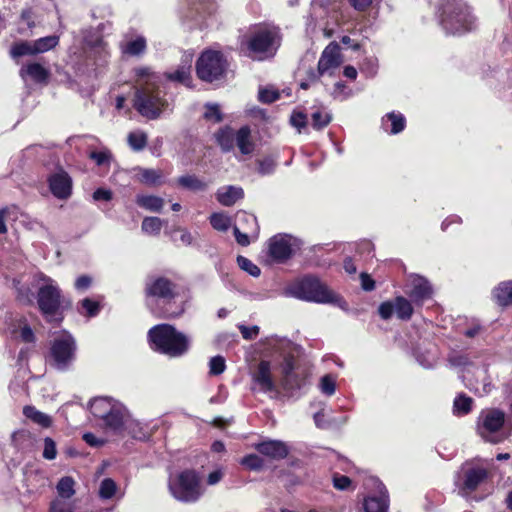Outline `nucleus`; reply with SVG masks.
Listing matches in <instances>:
<instances>
[{
  "label": "nucleus",
  "instance_id": "55",
  "mask_svg": "<svg viewBox=\"0 0 512 512\" xmlns=\"http://www.w3.org/2000/svg\"><path fill=\"white\" fill-rule=\"evenodd\" d=\"M279 97V92L270 88L260 89L258 94L259 101L266 104L276 101Z\"/></svg>",
  "mask_w": 512,
  "mask_h": 512
},
{
  "label": "nucleus",
  "instance_id": "34",
  "mask_svg": "<svg viewBox=\"0 0 512 512\" xmlns=\"http://www.w3.org/2000/svg\"><path fill=\"white\" fill-rule=\"evenodd\" d=\"M137 178L140 182L146 185H158L161 183L162 172L156 169H137Z\"/></svg>",
  "mask_w": 512,
  "mask_h": 512
},
{
  "label": "nucleus",
  "instance_id": "57",
  "mask_svg": "<svg viewBox=\"0 0 512 512\" xmlns=\"http://www.w3.org/2000/svg\"><path fill=\"white\" fill-rule=\"evenodd\" d=\"M204 117L207 120H212L214 122H220L222 120V116L220 113L219 106L217 104H207L206 111L204 113Z\"/></svg>",
  "mask_w": 512,
  "mask_h": 512
},
{
  "label": "nucleus",
  "instance_id": "16",
  "mask_svg": "<svg viewBox=\"0 0 512 512\" xmlns=\"http://www.w3.org/2000/svg\"><path fill=\"white\" fill-rule=\"evenodd\" d=\"M251 377L253 391L269 393L276 390V384L272 377L271 364L269 361H260Z\"/></svg>",
  "mask_w": 512,
  "mask_h": 512
},
{
  "label": "nucleus",
  "instance_id": "46",
  "mask_svg": "<svg viewBox=\"0 0 512 512\" xmlns=\"http://www.w3.org/2000/svg\"><path fill=\"white\" fill-rule=\"evenodd\" d=\"M163 221L158 217H145L142 221V231L150 234L157 235L160 233Z\"/></svg>",
  "mask_w": 512,
  "mask_h": 512
},
{
  "label": "nucleus",
  "instance_id": "14",
  "mask_svg": "<svg viewBox=\"0 0 512 512\" xmlns=\"http://www.w3.org/2000/svg\"><path fill=\"white\" fill-rule=\"evenodd\" d=\"M297 247V240L292 236L275 235L269 240V255L276 262H284L292 256Z\"/></svg>",
  "mask_w": 512,
  "mask_h": 512
},
{
  "label": "nucleus",
  "instance_id": "39",
  "mask_svg": "<svg viewBox=\"0 0 512 512\" xmlns=\"http://www.w3.org/2000/svg\"><path fill=\"white\" fill-rule=\"evenodd\" d=\"M178 183L183 188L192 191H203L206 189V184L195 175H184L179 177Z\"/></svg>",
  "mask_w": 512,
  "mask_h": 512
},
{
  "label": "nucleus",
  "instance_id": "38",
  "mask_svg": "<svg viewBox=\"0 0 512 512\" xmlns=\"http://www.w3.org/2000/svg\"><path fill=\"white\" fill-rule=\"evenodd\" d=\"M75 481L72 477L66 476L62 477L57 486V496H61L62 498H72L75 494L74 489Z\"/></svg>",
  "mask_w": 512,
  "mask_h": 512
},
{
  "label": "nucleus",
  "instance_id": "8",
  "mask_svg": "<svg viewBox=\"0 0 512 512\" xmlns=\"http://www.w3.org/2000/svg\"><path fill=\"white\" fill-rule=\"evenodd\" d=\"M506 420L504 411L497 408H488L481 411L477 420V433L486 442L493 444L504 440L502 431Z\"/></svg>",
  "mask_w": 512,
  "mask_h": 512
},
{
  "label": "nucleus",
  "instance_id": "17",
  "mask_svg": "<svg viewBox=\"0 0 512 512\" xmlns=\"http://www.w3.org/2000/svg\"><path fill=\"white\" fill-rule=\"evenodd\" d=\"M406 294L416 306H422L432 298L433 289L427 279L422 276H412L407 284Z\"/></svg>",
  "mask_w": 512,
  "mask_h": 512
},
{
  "label": "nucleus",
  "instance_id": "33",
  "mask_svg": "<svg viewBox=\"0 0 512 512\" xmlns=\"http://www.w3.org/2000/svg\"><path fill=\"white\" fill-rule=\"evenodd\" d=\"M23 414L30 420H32L34 423L42 426V427H49L52 423V420L50 416L47 414L37 410L33 406H25L23 409Z\"/></svg>",
  "mask_w": 512,
  "mask_h": 512
},
{
  "label": "nucleus",
  "instance_id": "2",
  "mask_svg": "<svg viewBox=\"0 0 512 512\" xmlns=\"http://www.w3.org/2000/svg\"><path fill=\"white\" fill-rule=\"evenodd\" d=\"M438 12L440 25L446 34L461 35L475 27L469 6L461 0H442Z\"/></svg>",
  "mask_w": 512,
  "mask_h": 512
},
{
  "label": "nucleus",
  "instance_id": "62",
  "mask_svg": "<svg viewBox=\"0 0 512 512\" xmlns=\"http://www.w3.org/2000/svg\"><path fill=\"white\" fill-rule=\"evenodd\" d=\"M448 361L453 367H464L468 364V358L459 353H453L449 356Z\"/></svg>",
  "mask_w": 512,
  "mask_h": 512
},
{
  "label": "nucleus",
  "instance_id": "18",
  "mask_svg": "<svg viewBox=\"0 0 512 512\" xmlns=\"http://www.w3.org/2000/svg\"><path fill=\"white\" fill-rule=\"evenodd\" d=\"M49 189L54 197L60 200L68 199L72 194V178L63 169H59L48 178Z\"/></svg>",
  "mask_w": 512,
  "mask_h": 512
},
{
  "label": "nucleus",
  "instance_id": "36",
  "mask_svg": "<svg viewBox=\"0 0 512 512\" xmlns=\"http://www.w3.org/2000/svg\"><path fill=\"white\" fill-rule=\"evenodd\" d=\"M58 43L59 37L56 35L42 37L33 41L34 51L36 54L44 53L56 47Z\"/></svg>",
  "mask_w": 512,
  "mask_h": 512
},
{
  "label": "nucleus",
  "instance_id": "63",
  "mask_svg": "<svg viewBox=\"0 0 512 512\" xmlns=\"http://www.w3.org/2000/svg\"><path fill=\"white\" fill-rule=\"evenodd\" d=\"M92 284V278L88 275H81L78 277L75 281V288L78 291H85L87 290Z\"/></svg>",
  "mask_w": 512,
  "mask_h": 512
},
{
  "label": "nucleus",
  "instance_id": "9",
  "mask_svg": "<svg viewBox=\"0 0 512 512\" xmlns=\"http://www.w3.org/2000/svg\"><path fill=\"white\" fill-rule=\"evenodd\" d=\"M40 279L44 283L39 287L37 293L39 310L47 321H61V318H56L61 307V290L50 277L41 275Z\"/></svg>",
  "mask_w": 512,
  "mask_h": 512
},
{
  "label": "nucleus",
  "instance_id": "3",
  "mask_svg": "<svg viewBox=\"0 0 512 512\" xmlns=\"http://www.w3.org/2000/svg\"><path fill=\"white\" fill-rule=\"evenodd\" d=\"M148 338L153 350L170 357H181L190 347L188 336L169 324H158L148 332Z\"/></svg>",
  "mask_w": 512,
  "mask_h": 512
},
{
  "label": "nucleus",
  "instance_id": "52",
  "mask_svg": "<svg viewBox=\"0 0 512 512\" xmlns=\"http://www.w3.org/2000/svg\"><path fill=\"white\" fill-rule=\"evenodd\" d=\"M226 364L224 357L217 355L209 361V373L211 375H220L225 371Z\"/></svg>",
  "mask_w": 512,
  "mask_h": 512
},
{
  "label": "nucleus",
  "instance_id": "22",
  "mask_svg": "<svg viewBox=\"0 0 512 512\" xmlns=\"http://www.w3.org/2000/svg\"><path fill=\"white\" fill-rule=\"evenodd\" d=\"M379 495H370L364 498L362 512H387L388 494L383 484L377 486Z\"/></svg>",
  "mask_w": 512,
  "mask_h": 512
},
{
  "label": "nucleus",
  "instance_id": "41",
  "mask_svg": "<svg viewBox=\"0 0 512 512\" xmlns=\"http://www.w3.org/2000/svg\"><path fill=\"white\" fill-rule=\"evenodd\" d=\"M12 58H17L25 55H36L34 51L33 41H20L15 43L10 50Z\"/></svg>",
  "mask_w": 512,
  "mask_h": 512
},
{
  "label": "nucleus",
  "instance_id": "4",
  "mask_svg": "<svg viewBox=\"0 0 512 512\" xmlns=\"http://www.w3.org/2000/svg\"><path fill=\"white\" fill-rule=\"evenodd\" d=\"M286 293L297 299L310 302L331 303L340 307H343L342 303L345 304L339 295L330 290L319 279L310 276L304 277L291 285Z\"/></svg>",
  "mask_w": 512,
  "mask_h": 512
},
{
  "label": "nucleus",
  "instance_id": "15",
  "mask_svg": "<svg viewBox=\"0 0 512 512\" xmlns=\"http://www.w3.org/2000/svg\"><path fill=\"white\" fill-rule=\"evenodd\" d=\"M378 312L384 320L390 319L394 313L401 320H409L413 315V306L408 299L398 296L393 301L381 303Z\"/></svg>",
  "mask_w": 512,
  "mask_h": 512
},
{
  "label": "nucleus",
  "instance_id": "32",
  "mask_svg": "<svg viewBox=\"0 0 512 512\" xmlns=\"http://www.w3.org/2000/svg\"><path fill=\"white\" fill-rule=\"evenodd\" d=\"M120 47L124 54L138 56L146 49V39L143 36H137L135 39L122 42Z\"/></svg>",
  "mask_w": 512,
  "mask_h": 512
},
{
  "label": "nucleus",
  "instance_id": "1",
  "mask_svg": "<svg viewBox=\"0 0 512 512\" xmlns=\"http://www.w3.org/2000/svg\"><path fill=\"white\" fill-rule=\"evenodd\" d=\"M137 90L134 107L148 119H157L168 107L167 100L162 96L160 84L162 78L149 67L135 68Z\"/></svg>",
  "mask_w": 512,
  "mask_h": 512
},
{
  "label": "nucleus",
  "instance_id": "37",
  "mask_svg": "<svg viewBox=\"0 0 512 512\" xmlns=\"http://www.w3.org/2000/svg\"><path fill=\"white\" fill-rule=\"evenodd\" d=\"M217 142L221 146V148L228 152L233 149L235 144V134L233 133V130L230 128H224L221 129L216 134Z\"/></svg>",
  "mask_w": 512,
  "mask_h": 512
},
{
  "label": "nucleus",
  "instance_id": "43",
  "mask_svg": "<svg viewBox=\"0 0 512 512\" xmlns=\"http://www.w3.org/2000/svg\"><path fill=\"white\" fill-rule=\"evenodd\" d=\"M127 431L129 435H131L134 439L137 440H146L148 438V433L144 430L142 425L133 420L131 417L127 424H125L123 431Z\"/></svg>",
  "mask_w": 512,
  "mask_h": 512
},
{
  "label": "nucleus",
  "instance_id": "11",
  "mask_svg": "<svg viewBox=\"0 0 512 512\" xmlns=\"http://www.w3.org/2000/svg\"><path fill=\"white\" fill-rule=\"evenodd\" d=\"M279 46L280 36L275 29H258L248 41V49L259 60L273 56Z\"/></svg>",
  "mask_w": 512,
  "mask_h": 512
},
{
  "label": "nucleus",
  "instance_id": "51",
  "mask_svg": "<svg viewBox=\"0 0 512 512\" xmlns=\"http://www.w3.org/2000/svg\"><path fill=\"white\" fill-rule=\"evenodd\" d=\"M241 464L250 470H260L264 465L263 459L256 454H249L242 458Z\"/></svg>",
  "mask_w": 512,
  "mask_h": 512
},
{
  "label": "nucleus",
  "instance_id": "23",
  "mask_svg": "<svg viewBox=\"0 0 512 512\" xmlns=\"http://www.w3.org/2000/svg\"><path fill=\"white\" fill-rule=\"evenodd\" d=\"M192 61L193 54L185 53L183 55L182 64L174 72L167 74V78L171 81L189 86L191 82Z\"/></svg>",
  "mask_w": 512,
  "mask_h": 512
},
{
  "label": "nucleus",
  "instance_id": "28",
  "mask_svg": "<svg viewBox=\"0 0 512 512\" xmlns=\"http://www.w3.org/2000/svg\"><path fill=\"white\" fill-rule=\"evenodd\" d=\"M10 333L15 338H20L23 342L32 343L35 340L34 332L28 325L27 320L23 317L19 318L11 327Z\"/></svg>",
  "mask_w": 512,
  "mask_h": 512
},
{
  "label": "nucleus",
  "instance_id": "40",
  "mask_svg": "<svg viewBox=\"0 0 512 512\" xmlns=\"http://www.w3.org/2000/svg\"><path fill=\"white\" fill-rule=\"evenodd\" d=\"M75 501L72 498L57 496L50 504V512H74Z\"/></svg>",
  "mask_w": 512,
  "mask_h": 512
},
{
  "label": "nucleus",
  "instance_id": "27",
  "mask_svg": "<svg viewBox=\"0 0 512 512\" xmlns=\"http://www.w3.org/2000/svg\"><path fill=\"white\" fill-rule=\"evenodd\" d=\"M235 143L242 154H251L254 150V143L251 140V130L248 126L241 127L235 134Z\"/></svg>",
  "mask_w": 512,
  "mask_h": 512
},
{
  "label": "nucleus",
  "instance_id": "59",
  "mask_svg": "<svg viewBox=\"0 0 512 512\" xmlns=\"http://www.w3.org/2000/svg\"><path fill=\"white\" fill-rule=\"evenodd\" d=\"M237 219L240 222H246L248 224H251L254 226V232L252 234L253 237H257L258 234V224H257V218L252 215L245 212H241L237 214Z\"/></svg>",
  "mask_w": 512,
  "mask_h": 512
},
{
  "label": "nucleus",
  "instance_id": "47",
  "mask_svg": "<svg viewBox=\"0 0 512 512\" xmlns=\"http://www.w3.org/2000/svg\"><path fill=\"white\" fill-rule=\"evenodd\" d=\"M128 144L134 151H141L147 145V135L142 131H134L128 135Z\"/></svg>",
  "mask_w": 512,
  "mask_h": 512
},
{
  "label": "nucleus",
  "instance_id": "10",
  "mask_svg": "<svg viewBox=\"0 0 512 512\" xmlns=\"http://www.w3.org/2000/svg\"><path fill=\"white\" fill-rule=\"evenodd\" d=\"M227 63L221 52L204 51L196 63L197 76L206 82H213L223 77Z\"/></svg>",
  "mask_w": 512,
  "mask_h": 512
},
{
  "label": "nucleus",
  "instance_id": "26",
  "mask_svg": "<svg viewBox=\"0 0 512 512\" xmlns=\"http://www.w3.org/2000/svg\"><path fill=\"white\" fill-rule=\"evenodd\" d=\"M244 196L243 189L238 186H226L218 189L216 197L223 206H232Z\"/></svg>",
  "mask_w": 512,
  "mask_h": 512
},
{
  "label": "nucleus",
  "instance_id": "64",
  "mask_svg": "<svg viewBox=\"0 0 512 512\" xmlns=\"http://www.w3.org/2000/svg\"><path fill=\"white\" fill-rule=\"evenodd\" d=\"M374 0H348L349 4L358 12H364L372 5Z\"/></svg>",
  "mask_w": 512,
  "mask_h": 512
},
{
  "label": "nucleus",
  "instance_id": "49",
  "mask_svg": "<svg viewBox=\"0 0 512 512\" xmlns=\"http://www.w3.org/2000/svg\"><path fill=\"white\" fill-rule=\"evenodd\" d=\"M89 158L92 159L98 166H109L112 160V154L110 150L103 148L99 151L90 152Z\"/></svg>",
  "mask_w": 512,
  "mask_h": 512
},
{
  "label": "nucleus",
  "instance_id": "5",
  "mask_svg": "<svg viewBox=\"0 0 512 512\" xmlns=\"http://www.w3.org/2000/svg\"><path fill=\"white\" fill-rule=\"evenodd\" d=\"M269 345L275 352L283 355V361L280 363L283 388L288 391L301 389L305 384V376L295 369V359L291 353L292 343L286 339L271 338Z\"/></svg>",
  "mask_w": 512,
  "mask_h": 512
},
{
  "label": "nucleus",
  "instance_id": "61",
  "mask_svg": "<svg viewBox=\"0 0 512 512\" xmlns=\"http://www.w3.org/2000/svg\"><path fill=\"white\" fill-rule=\"evenodd\" d=\"M239 330L242 334V337L246 340H253L257 337V335L259 334V327L254 325V326H244V325H240L239 326Z\"/></svg>",
  "mask_w": 512,
  "mask_h": 512
},
{
  "label": "nucleus",
  "instance_id": "13",
  "mask_svg": "<svg viewBox=\"0 0 512 512\" xmlns=\"http://www.w3.org/2000/svg\"><path fill=\"white\" fill-rule=\"evenodd\" d=\"M487 476L486 469L465 464L457 473L455 484L462 495H468L475 491Z\"/></svg>",
  "mask_w": 512,
  "mask_h": 512
},
{
  "label": "nucleus",
  "instance_id": "56",
  "mask_svg": "<svg viewBox=\"0 0 512 512\" xmlns=\"http://www.w3.org/2000/svg\"><path fill=\"white\" fill-rule=\"evenodd\" d=\"M56 456L57 449L55 441L50 437H46L44 439L43 457L47 460H53Z\"/></svg>",
  "mask_w": 512,
  "mask_h": 512
},
{
  "label": "nucleus",
  "instance_id": "42",
  "mask_svg": "<svg viewBox=\"0 0 512 512\" xmlns=\"http://www.w3.org/2000/svg\"><path fill=\"white\" fill-rule=\"evenodd\" d=\"M78 311L82 315L94 317L100 311V304L98 301L92 300L90 298H84L79 302Z\"/></svg>",
  "mask_w": 512,
  "mask_h": 512
},
{
  "label": "nucleus",
  "instance_id": "58",
  "mask_svg": "<svg viewBox=\"0 0 512 512\" xmlns=\"http://www.w3.org/2000/svg\"><path fill=\"white\" fill-rule=\"evenodd\" d=\"M378 69V63L376 58H367L361 67V71L369 77L376 75Z\"/></svg>",
  "mask_w": 512,
  "mask_h": 512
},
{
  "label": "nucleus",
  "instance_id": "45",
  "mask_svg": "<svg viewBox=\"0 0 512 512\" xmlns=\"http://www.w3.org/2000/svg\"><path fill=\"white\" fill-rule=\"evenodd\" d=\"M209 219L211 226L217 231L226 232L230 228L231 220L224 213H213Z\"/></svg>",
  "mask_w": 512,
  "mask_h": 512
},
{
  "label": "nucleus",
  "instance_id": "35",
  "mask_svg": "<svg viewBox=\"0 0 512 512\" xmlns=\"http://www.w3.org/2000/svg\"><path fill=\"white\" fill-rule=\"evenodd\" d=\"M473 399L465 394H459L453 403V413L458 416L468 414L472 409Z\"/></svg>",
  "mask_w": 512,
  "mask_h": 512
},
{
  "label": "nucleus",
  "instance_id": "31",
  "mask_svg": "<svg viewBox=\"0 0 512 512\" xmlns=\"http://www.w3.org/2000/svg\"><path fill=\"white\" fill-rule=\"evenodd\" d=\"M136 203L139 207L151 212H160L164 206V200L154 195H137Z\"/></svg>",
  "mask_w": 512,
  "mask_h": 512
},
{
  "label": "nucleus",
  "instance_id": "48",
  "mask_svg": "<svg viewBox=\"0 0 512 512\" xmlns=\"http://www.w3.org/2000/svg\"><path fill=\"white\" fill-rule=\"evenodd\" d=\"M319 389L322 394L332 396L336 391V378L331 374H326L320 378Z\"/></svg>",
  "mask_w": 512,
  "mask_h": 512
},
{
  "label": "nucleus",
  "instance_id": "19",
  "mask_svg": "<svg viewBox=\"0 0 512 512\" xmlns=\"http://www.w3.org/2000/svg\"><path fill=\"white\" fill-rule=\"evenodd\" d=\"M342 59L338 44L330 43L322 52L318 61L319 75H332L341 65Z\"/></svg>",
  "mask_w": 512,
  "mask_h": 512
},
{
  "label": "nucleus",
  "instance_id": "54",
  "mask_svg": "<svg viewBox=\"0 0 512 512\" xmlns=\"http://www.w3.org/2000/svg\"><path fill=\"white\" fill-rule=\"evenodd\" d=\"M331 121V115L327 112L316 111L312 114V125L316 129L327 126Z\"/></svg>",
  "mask_w": 512,
  "mask_h": 512
},
{
  "label": "nucleus",
  "instance_id": "44",
  "mask_svg": "<svg viewBox=\"0 0 512 512\" xmlns=\"http://www.w3.org/2000/svg\"><path fill=\"white\" fill-rule=\"evenodd\" d=\"M118 490L116 482L111 478H105L99 486V497L103 500L111 499Z\"/></svg>",
  "mask_w": 512,
  "mask_h": 512
},
{
  "label": "nucleus",
  "instance_id": "25",
  "mask_svg": "<svg viewBox=\"0 0 512 512\" xmlns=\"http://www.w3.org/2000/svg\"><path fill=\"white\" fill-rule=\"evenodd\" d=\"M406 119L403 114L390 112L382 117L381 127L389 134H398L404 130Z\"/></svg>",
  "mask_w": 512,
  "mask_h": 512
},
{
  "label": "nucleus",
  "instance_id": "24",
  "mask_svg": "<svg viewBox=\"0 0 512 512\" xmlns=\"http://www.w3.org/2000/svg\"><path fill=\"white\" fill-rule=\"evenodd\" d=\"M117 403L112 398L97 397L90 402V410L94 417L104 421Z\"/></svg>",
  "mask_w": 512,
  "mask_h": 512
},
{
  "label": "nucleus",
  "instance_id": "29",
  "mask_svg": "<svg viewBox=\"0 0 512 512\" xmlns=\"http://www.w3.org/2000/svg\"><path fill=\"white\" fill-rule=\"evenodd\" d=\"M25 74L30 76L35 82L42 83L48 79L49 71L39 63H31L20 70V76L24 79Z\"/></svg>",
  "mask_w": 512,
  "mask_h": 512
},
{
  "label": "nucleus",
  "instance_id": "12",
  "mask_svg": "<svg viewBox=\"0 0 512 512\" xmlns=\"http://www.w3.org/2000/svg\"><path fill=\"white\" fill-rule=\"evenodd\" d=\"M76 344L68 333L56 337L50 348V361L60 371L69 368L75 359Z\"/></svg>",
  "mask_w": 512,
  "mask_h": 512
},
{
  "label": "nucleus",
  "instance_id": "20",
  "mask_svg": "<svg viewBox=\"0 0 512 512\" xmlns=\"http://www.w3.org/2000/svg\"><path fill=\"white\" fill-rule=\"evenodd\" d=\"M129 418L130 414L126 407L122 403L118 402L103 423L107 429L115 433H122L125 424L129 421Z\"/></svg>",
  "mask_w": 512,
  "mask_h": 512
},
{
  "label": "nucleus",
  "instance_id": "60",
  "mask_svg": "<svg viewBox=\"0 0 512 512\" xmlns=\"http://www.w3.org/2000/svg\"><path fill=\"white\" fill-rule=\"evenodd\" d=\"M351 485V480L345 475L335 474L333 476V486L338 490H347Z\"/></svg>",
  "mask_w": 512,
  "mask_h": 512
},
{
  "label": "nucleus",
  "instance_id": "53",
  "mask_svg": "<svg viewBox=\"0 0 512 512\" xmlns=\"http://www.w3.org/2000/svg\"><path fill=\"white\" fill-rule=\"evenodd\" d=\"M276 160L273 157H265L258 160V173L261 175H269L274 172L276 168Z\"/></svg>",
  "mask_w": 512,
  "mask_h": 512
},
{
  "label": "nucleus",
  "instance_id": "7",
  "mask_svg": "<svg viewBox=\"0 0 512 512\" xmlns=\"http://www.w3.org/2000/svg\"><path fill=\"white\" fill-rule=\"evenodd\" d=\"M172 496L184 503L198 501L204 494L199 475L194 470H184L169 479Z\"/></svg>",
  "mask_w": 512,
  "mask_h": 512
},
{
  "label": "nucleus",
  "instance_id": "30",
  "mask_svg": "<svg viewBox=\"0 0 512 512\" xmlns=\"http://www.w3.org/2000/svg\"><path fill=\"white\" fill-rule=\"evenodd\" d=\"M493 296L500 306L512 305V280L500 283L494 289Z\"/></svg>",
  "mask_w": 512,
  "mask_h": 512
},
{
  "label": "nucleus",
  "instance_id": "6",
  "mask_svg": "<svg viewBox=\"0 0 512 512\" xmlns=\"http://www.w3.org/2000/svg\"><path fill=\"white\" fill-rule=\"evenodd\" d=\"M148 303L152 298L161 300L165 304L162 311L165 317H178L184 312L183 301L173 292V284L170 280L159 277L151 280L146 285Z\"/></svg>",
  "mask_w": 512,
  "mask_h": 512
},
{
  "label": "nucleus",
  "instance_id": "21",
  "mask_svg": "<svg viewBox=\"0 0 512 512\" xmlns=\"http://www.w3.org/2000/svg\"><path fill=\"white\" fill-rule=\"evenodd\" d=\"M254 447L260 454L271 459H284L289 453L286 443L280 440H264Z\"/></svg>",
  "mask_w": 512,
  "mask_h": 512
},
{
  "label": "nucleus",
  "instance_id": "50",
  "mask_svg": "<svg viewBox=\"0 0 512 512\" xmlns=\"http://www.w3.org/2000/svg\"><path fill=\"white\" fill-rule=\"evenodd\" d=\"M237 263L242 270L253 277H258L261 273L260 268L244 256H238Z\"/></svg>",
  "mask_w": 512,
  "mask_h": 512
}]
</instances>
